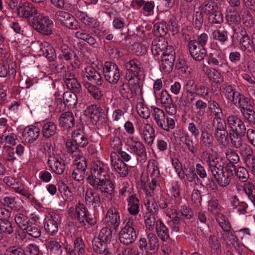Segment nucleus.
<instances>
[{
	"mask_svg": "<svg viewBox=\"0 0 255 255\" xmlns=\"http://www.w3.org/2000/svg\"><path fill=\"white\" fill-rule=\"evenodd\" d=\"M184 88L185 96L183 104L184 106L192 104L197 97L205 98L209 93L207 87L197 83L193 79L186 81Z\"/></svg>",
	"mask_w": 255,
	"mask_h": 255,
	"instance_id": "obj_1",
	"label": "nucleus"
},
{
	"mask_svg": "<svg viewBox=\"0 0 255 255\" xmlns=\"http://www.w3.org/2000/svg\"><path fill=\"white\" fill-rule=\"evenodd\" d=\"M147 239L141 238L138 241V247L141 251H144L146 255H157L159 240L153 233L147 234Z\"/></svg>",
	"mask_w": 255,
	"mask_h": 255,
	"instance_id": "obj_2",
	"label": "nucleus"
},
{
	"mask_svg": "<svg viewBox=\"0 0 255 255\" xmlns=\"http://www.w3.org/2000/svg\"><path fill=\"white\" fill-rule=\"evenodd\" d=\"M133 221H128L120 231L119 240L121 244L128 246L133 243L137 238V233Z\"/></svg>",
	"mask_w": 255,
	"mask_h": 255,
	"instance_id": "obj_3",
	"label": "nucleus"
},
{
	"mask_svg": "<svg viewBox=\"0 0 255 255\" xmlns=\"http://www.w3.org/2000/svg\"><path fill=\"white\" fill-rule=\"evenodd\" d=\"M30 23L36 30L44 35H49L52 34L53 22L47 16L39 14L31 19Z\"/></svg>",
	"mask_w": 255,
	"mask_h": 255,
	"instance_id": "obj_4",
	"label": "nucleus"
},
{
	"mask_svg": "<svg viewBox=\"0 0 255 255\" xmlns=\"http://www.w3.org/2000/svg\"><path fill=\"white\" fill-rule=\"evenodd\" d=\"M61 223L60 216L52 212L46 216L44 220V228L46 233L51 236H55L58 233L59 227Z\"/></svg>",
	"mask_w": 255,
	"mask_h": 255,
	"instance_id": "obj_5",
	"label": "nucleus"
},
{
	"mask_svg": "<svg viewBox=\"0 0 255 255\" xmlns=\"http://www.w3.org/2000/svg\"><path fill=\"white\" fill-rule=\"evenodd\" d=\"M105 80L111 84H117L120 79V69L117 65L109 61L105 63L103 69Z\"/></svg>",
	"mask_w": 255,
	"mask_h": 255,
	"instance_id": "obj_6",
	"label": "nucleus"
},
{
	"mask_svg": "<svg viewBox=\"0 0 255 255\" xmlns=\"http://www.w3.org/2000/svg\"><path fill=\"white\" fill-rule=\"evenodd\" d=\"M55 17L61 25L69 29L76 30L80 28L79 21L67 12L58 11L56 12Z\"/></svg>",
	"mask_w": 255,
	"mask_h": 255,
	"instance_id": "obj_7",
	"label": "nucleus"
},
{
	"mask_svg": "<svg viewBox=\"0 0 255 255\" xmlns=\"http://www.w3.org/2000/svg\"><path fill=\"white\" fill-rule=\"evenodd\" d=\"M110 176L106 169V166L100 161L95 163L91 170V174L87 177L90 185Z\"/></svg>",
	"mask_w": 255,
	"mask_h": 255,
	"instance_id": "obj_8",
	"label": "nucleus"
},
{
	"mask_svg": "<svg viewBox=\"0 0 255 255\" xmlns=\"http://www.w3.org/2000/svg\"><path fill=\"white\" fill-rule=\"evenodd\" d=\"M15 13L19 17L28 19L30 23L32 18L39 14L36 8L29 2H20L15 8Z\"/></svg>",
	"mask_w": 255,
	"mask_h": 255,
	"instance_id": "obj_9",
	"label": "nucleus"
},
{
	"mask_svg": "<svg viewBox=\"0 0 255 255\" xmlns=\"http://www.w3.org/2000/svg\"><path fill=\"white\" fill-rule=\"evenodd\" d=\"M88 212L84 205L80 202L76 205L75 208H70L68 210L69 216L73 221L78 222L79 227L85 226L84 219Z\"/></svg>",
	"mask_w": 255,
	"mask_h": 255,
	"instance_id": "obj_10",
	"label": "nucleus"
},
{
	"mask_svg": "<svg viewBox=\"0 0 255 255\" xmlns=\"http://www.w3.org/2000/svg\"><path fill=\"white\" fill-rule=\"evenodd\" d=\"M201 158L208 166L209 169L214 168L225 167L222 158L216 152L204 151L202 153Z\"/></svg>",
	"mask_w": 255,
	"mask_h": 255,
	"instance_id": "obj_11",
	"label": "nucleus"
},
{
	"mask_svg": "<svg viewBox=\"0 0 255 255\" xmlns=\"http://www.w3.org/2000/svg\"><path fill=\"white\" fill-rule=\"evenodd\" d=\"M161 58V68L165 72L172 71L175 60V52L172 46L167 48L164 50Z\"/></svg>",
	"mask_w": 255,
	"mask_h": 255,
	"instance_id": "obj_12",
	"label": "nucleus"
},
{
	"mask_svg": "<svg viewBox=\"0 0 255 255\" xmlns=\"http://www.w3.org/2000/svg\"><path fill=\"white\" fill-rule=\"evenodd\" d=\"M207 63L214 68L221 69L226 67L228 63L225 54L221 51L216 50L208 54Z\"/></svg>",
	"mask_w": 255,
	"mask_h": 255,
	"instance_id": "obj_13",
	"label": "nucleus"
},
{
	"mask_svg": "<svg viewBox=\"0 0 255 255\" xmlns=\"http://www.w3.org/2000/svg\"><path fill=\"white\" fill-rule=\"evenodd\" d=\"M227 124L230 128V132L240 134L246 132V128L242 120L237 115H231L227 118Z\"/></svg>",
	"mask_w": 255,
	"mask_h": 255,
	"instance_id": "obj_14",
	"label": "nucleus"
},
{
	"mask_svg": "<svg viewBox=\"0 0 255 255\" xmlns=\"http://www.w3.org/2000/svg\"><path fill=\"white\" fill-rule=\"evenodd\" d=\"M85 200L86 204L91 206L95 211H98V209L102 207L100 195L92 189H89L86 191Z\"/></svg>",
	"mask_w": 255,
	"mask_h": 255,
	"instance_id": "obj_15",
	"label": "nucleus"
},
{
	"mask_svg": "<svg viewBox=\"0 0 255 255\" xmlns=\"http://www.w3.org/2000/svg\"><path fill=\"white\" fill-rule=\"evenodd\" d=\"M72 139L80 147H84L87 145L89 140L82 126L80 125L72 131Z\"/></svg>",
	"mask_w": 255,
	"mask_h": 255,
	"instance_id": "obj_16",
	"label": "nucleus"
},
{
	"mask_svg": "<svg viewBox=\"0 0 255 255\" xmlns=\"http://www.w3.org/2000/svg\"><path fill=\"white\" fill-rule=\"evenodd\" d=\"M95 190L101 193L112 194L114 191L115 186L110 176L104 178L91 185Z\"/></svg>",
	"mask_w": 255,
	"mask_h": 255,
	"instance_id": "obj_17",
	"label": "nucleus"
},
{
	"mask_svg": "<svg viewBox=\"0 0 255 255\" xmlns=\"http://www.w3.org/2000/svg\"><path fill=\"white\" fill-rule=\"evenodd\" d=\"M4 181L8 185L11 186L15 192L27 198L30 196L31 194L25 188L24 184L19 179L8 177L4 179Z\"/></svg>",
	"mask_w": 255,
	"mask_h": 255,
	"instance_id": "obj_18",
	"label": "nucleus"
},
{
	"mask_svg": "<svg viewBox=\"0 0 255 255\" xmlns=\"http://www.w3.org/2000/svg\"><path fill=\"white\" fill-rule=\"evenodd\" d=\"M106 221L109 226L116 230L121 222L119 209L115 207L110 208L106 214Z\"/></svg>",
	"mask_w": 255,
	"mask_h": 255,
	"instance_id": "obj_19",
	"label": "nucleus"
},
{
	"mask_svg": "<svg viewBox=\"0 0 255 255\" xmlns=\"http://www.w3.org/2000/svg\"><path fill=\"white\" fill-rule=\"evenodd\" d=\"M141 136L145 143L148 146H151L153 144L155 137V130L151 125L146 124L143 125L141 131Z\"/></svg>",
	"mask_w": 255,
	"mask_h": 255,
	"instance_id": "obj_20",
	"label": "nucleus"
},
{
	"mask_svg": "<svg viewBox=\"0 0 255 255\" xmlns=\"http://www.w3.org/2000/svg\"><path fill=\"white\" fill-rule=\"evenodd\" d=\"M128 82L133 98H136L137 100L142 99V83L138 78H129Z\"/></svg>",
	"mask_w": 255,
	"mask_h": 255,
	"instance_id": "obj_21",
	"label": "nucleus"
},
{
	"mask_svg": "<svg viewBox=\"0 0 255 255\" xmlns=\"http://www.w3.org/2000/svg\"><path fill=\"white\" fill-rule=\"evenodd\" d=\"M131 152L137 157V159L140 158L141 160H145L147 158L146 149L143 143L140 141H135L128 145Z\"/></svg>",
	"mask_w": 255,
	"mask_h": 255,
	"instance_id": "obj_22",
	"label": "nucleus"
},
{
	"mask_svg": "<svg viewBox=\"0 0 255 255\" xmlns=\"http://www.w3.org/2000/svg\"><path fill=\"white\" fill-rule=\"evenodd\" d=\"M41 134L45 138L54 136L57 130L56 125L53 122L45 121L40 123Z\"/></svg>",
	"mask_w": 255,
	"mask_h": 255,
	"instance_id": "obj_23",
	"label": "nucleus"
},
{
	"mask_svg": "<svg viewBox=\"0 0 255 255\" xmlns=\"http://www.w3.org/2000/svg\"><path fill=\"white\" fill-rule=\"evenodd\" d=\"M125 67L131 75L129 78H138L139 74L141 72V64L136 59L130 60L126 63Z\"/></svg>",
	"mask_w": 255,
	"mask_h": 255,
	"instance_id": "obj_24",
	"label": "nucleus"
},
{
	"mask_svg": "<svg viewBox=\"0 0 255 255\" xmlns=\"http://www.w3.org/2000/svg\"><path fill=\"white\" fill-rule=\"evenodd\" d=\"M86 77L91 82H94L98 86H101L104 82L101 74L92 67L89 66L85 68Z\"/></svg>",
	"mask_w": 255,
	"mask_h": 255,
	"instance_id": "obj_25",
	"label": "nucleus"
},
{
	"mask_svg": "<svg viewBox=\"0 0 255 255\" xmlns=\"http://www.w3.org/2000/svg\"><path fill=\"white\" fill-rule=\"evenodd\" d=\"M60 127L71 128L75 124V118L71 112L67 111L62 113L59 118Z\"/></svg>",
	"mask_w": 255,
	"mask_h": 255,
	"instance_id": "obj_26",
	"label": "nucleus"
},
{
	"mask_svg": "<svg viewBox=\"0 0 255 255\" xmlns=\"http://www.w3.org/2000/svg\"><path fill=\"white\" fill-rule=\"evenodd\" d=\"M47 164L51 169L57 174H62L65 168V163L61 159L52 156H50L47 161Z\"/></svg>",
	"mask_w": 255,
	"mask_h": 255,
	"instance_id": "obj_27",
	"label": "nucleus"
},
{
	"mask_svg": "<svg viewBox=\"0 0 255 255\" xmlns=\"http://www.w3.org/2000/svg\"><path fill=\"white\" fill-rule=\"evenodd\" d=\"M40 129L35 126H30L25 128L23 131V135L28 143L34 142L39 136Z\"/></svg>",
	"mask_w": 255,
	"mask_h": 255,
	"instance_id": "obj_28",
	"label": "nucleus"
},
{
	"mask_svg": "<svg viewBox=\"0 0 255 255\" xmlns=\"http://www.w3.org/2000/svg\"><path fill=\"white\" fill-rule=\"evenodd\" d=\"M40 53L49 61H53L56 58V53L53 46L46 42L42 43L40 45Z\"/></svg>",
	"mask_w": 255,
	"mask_h": 255,
	"instance_id": "obj_29",
	"label": "nucleus"
},
{
	"mask_svg": "<svg viewBox=\"0 0 255 255\" xmlns=\"http://www.w3.org/2000/svg\"><path fill=\"white\" fill-rule=\"evenodd\" d=\"M220 90L226 98L232 102L237 96H239L240 93L236 91L234 86L232 85L224 83L221 86Z\"/></svg>",
	"mask_w": 255,
	"mask_h": 255,
	"instance_id": "obj_30",
	"label": "nucleus"
},
{
	"mask_svg": "<svg viewBox=\"0 0 255 255\" xmlns=\"http://www.w3.org/2000/svg\"><path fill=\"white\" fill-rule=\"evenodd\" d=\"M232 103L235 106L240 109L241 113L252 108L250 99L240 93H239V96H237L235 98Z\"/></svg>",
	"mask_w": 255,
	"mask_h": 255,
	"instance_id": "obj_31",
	"label": "nucleus"
},
{
	"mask_svg": "<svg viewBox=\"0 0 255 255\" xmlns=\"http://www.w3.org/2000/svg\"><path fill=\"white\" fill-rule=\"evenodd\" d=\"M102 109L96 105H91L88 107L84 111V114L91 119L92 124H96L99 120L100 114Z\"/></svg>",
	"mask_w": 255,
	"mask_h": 255,
	"instance_id": "obj_32",
	"label": "nucleus"
},
{
	"mask_svg": "<svg viewBox=\"0 0 255 255\" xmlns=\"http://www.w3.org/2000/svg\"><path fill=\"white\" fill-rule=\"evenodd\" d=\"M155 226L156 237L162 242L167 241L170 238L169 230L161 220H158Z\"/></svg>",
	"mask_w": 255,
	"mask_h": 255,
	"instance_id": "obj_33",
	"label": "nucleus"
},
{
	"mask_svg": "<svg viewBox=\"0 0 255 255\" xmlns=\"http://www.w3.org/2000/svg\"><path fill=\"white\" fill-rule=\"evenodd\" d=\"M208 244L211 249V255H221L222 253L221 245L216 236L212 235L209 236Z\"/></svg>",
	"mask_w": 255,
	"mask_h": 255,
	"instance_id": "obj_34",
	"label": "nucleus"
},
{
	"mask_svg": "<svg viewBox=\"0 0 255 255\" xmlns=\"http://www.w3.org/2000/svg\"><path fill=\"white\" fill-rule=\"evenodd\" d=\"M0 202L4 206L9 207L13 210H17L19 208L16 198L8 194H5L0 197Z\"/></svg>",
	"mask_w": 255,
	"mask_h": 255,
	"instance_id": "obj_35",
	"label": "nucleus"
},
{
	"mask_svg": "<svg viewBox=\"0 0 255 255\" xmlns=\"http://www.w3.org/2000/svg\"><path fill=\"white\" fill-rule=\"evenodd\" d=\"M14 221L17 226L22 230L28 228L30 220L26 214L20 212L16 213L14 215Z\"/></svg>",
	"mask_w": 255,
	"mask_h": 255,
	"instance_id": "obj_36",
	"label": "nucleus"
},
{
	"mask_svg": "<svg viewBox=\"0 0 255 255\" xmlns=\"http://www.w3.org/2000/svg\"><path fill=\"white\" fill-rule=\"evenodd\" d=\"M235 233V232L232 230L227 232H221V239L227 246L235 247V245H237L239 241L238 238Z\"/></svg>",
	"mask_w": 255,
	"mask_h": 255,
	"instance_id": "obj_37",
	"label": "nucleus"
},
{
	"mask_svg": "<svg viewBox=\"0 0 255 255\" xmlns=\"http://www.w3.org/2000/svg\"><path fill=\"white\" fill-rule=\"evenodd\" d=\"M128 208L129 213L133 216L138 214L139 211V200L136 197L135 195H131L128 198Z\"/></svg>",
	"mask_w": 255,
	"mask_h": 255,
	"instance_id": "obj_38",
	"label": "nucleus"
},
{
	"mask_svg": "<svg viewBox=\"0 0 255 255\" xmlns=\"http://www.w3.org/2000/svg\"><path fill=\"white\" fill-rule=\"evenodd\" d=\"M218 8V6L217 3L210 0H202L199 6L200 11L203 12V14L204 13L208 16Z\"/></svg>",
	"mask_w": 255,
	"mask_h": 255,
	"instance_id": "obj_39",
	"label": "nucleus"
},
{
	"mask_svg": "<svg viewBox=\"0 0 255 255\" xmlns=\"http://www.w3.org/2000/svg\"><path fill=\"white\" fill-rule=\"evenodd\" d=\"M143 218L146 229L149 231H152L155 228L157 223L159 222L158 220H161L157 215L149 213H145Z\"/></svg>",
	"mask_w": 255,
	"mask_h": 255,
	"instance_id": "obj_40",
	"label": "nucleus"
},
{
	"mask_svg": "<svg viewBox=\"0 0 255 255\" xmlns=\"http://www.w3.org/2000/svg\"><path fill=\"white\" fill-rule=\"evenodd\" d=\"M46 246L51 255H60L62 253V247L57 240L52 239L47 241Z\"/></svg>",
	"mask_w": 255,
	"mask_h": 255,
	"instance_id": "obj_41",
	"label": "nucleus"
},
{
	"mask_svg": "<svg viewBox=\"0 0 255 255\" xmlns=\"http://www.w3.org/2000/svg\"><path fill=\"white\" fill-rule=\"evenodd\" d=\"M152 115L157 127L159 128L160 127H163V122H164L167 116L164 111L159 108L155 107L153 109Z\"/></svg>",
	"mask_w": 255,
	"mask_h": 255,
	"instance_id": "obj_42",
	"label": "nucleus"
},
{
	"mask_svg": "<svg viewBox=\"0 0 255 255\" xmlns=\"http://www.w3.org/2000/svg\"><path fill=\"white\" fill-rule=\"evenodd\" d=\"M76 93L71 91L64 93L63 100L67 107L74 108L77 105L78 97Z\"/></svg>",
	"mask_w": 255,
	"mask_h": 255,
	"instance_id": "obj_43",
	"label": "nucleus"
},
{
	"mask_svg": "<svg viewBox=\"0 0 255 255\" xmlns=\"http://www.w3.org/2000/svg\"><path fill=\"white\" fill-rule=\"evenodd\" d=\"M214 136L221 145L226 146L229 143V133L227 129L214 132Z\"/></svg>",
	"mask_w": 255,
	"mask_h": 255,
	"instance_id": "obj_44",
	"label": "nucleus"
},
{
	"mask_svg": "<svg viewBox=\"0 0 255 255\" xmlns=\"http://www.w3.org/2000/svg\"><path fill=\"white\" fill-rule=\"evenodd\" d=\"M200 144L206 147H211L214 144V138L212 134L207 130L201 131Z\"/></svg>",
	"mask_w": 255,
	"mask_h": 255,
	"instance_id": "obj_45",
	"label": "nucleus"
},
{
	"mask_svg": "<svg viewBox=\"0 0 255 255\" xmlns=\"http://www.w3.org/2000/svg\"><path fill=\"white\" fill-rule=\"evenodd\" d=\"M180 140L185 145L187 150L192 154H195L196 153L197 149L194 145V143L193 139L188 133H185L181 136Z\"/></svg>",
	"mask_w": 255,
	"mask_h": 255,
	"instance_id": "obj_46",
	"label": "nucleus"
},
{
	"mask_svg": "<svg viewBox=\"0 0 255 255\" xmlns=\"http://www.w3.org/2000/svg\"><path fill=\"white\" fill-rule=\"evenodd\" d=\"M208 108L209 111L212 114L213 118L222 117L223 115L222 109L219 103L214 100H210L208 102Z\"/></svg>",
	"mask_w": 255,
	"mask_h": 255,
	"instance_id": "obj_47",
	"label": "nucleus"
},
{
	"mask_svg": "<svg viewBox=\"0 0 255 255\" xmlns=\"http://www.w3.org/2000/svg\"><path fill=\"white\" fill-rule=\"evenodd\" d=\"M226 19L228 23L230 25H232L239 23L241 21V18L238 11L230 10L226 12Z\"/></svg>",
	"mask_w": 255,
	"mask_h": 255,
	"instance_id": "obj_48",
	"label": "nucleus"
},
{
	"mask_svg": "<svg viewBox=\"0 0 255 255\" xmlns=\"http://www.w3.org/2000/svg\"><path fill=\"white\" fill-rule=\"evenodd\" d=\"M110 244L109 243L102 242V240L97 238H94L92 242L94 251L96 254L100 255H102V253L109 247Z\"/></svg>",
	"mask_w": 255,
	"mask_h": 255,
	"instance_id": "obj_49",
	"label": "nucleus"
},
{
	"mask_svg": "<svg viewBox=\"0 0 255 255\" xmlns=\"http://www.w3.org/2000/svg\"><path fill=\"white\" fill-rule=\"evenodd\" d=\"M214 40L225 44L228 40V32L226 30L216 29L212 32Z\"/></svg>",
	"mask_w": 255,
	"mask_h": 255,
	"instance_id": "obj_50",
	"label": "nucleus"
},
{
	"mask_svg": "<svg viewBox=\"0 0 255 255\" xmlns=\"http://www.w3.org/2000/svg\"><path fill=\"white\" fill-rule=\"evenodd\" d=\"M246 132H242L240 134L237 133L229 132V140H231V143L236 148H239L242 146L243 140L242 137L244 136Z\"/></svg>",
	"mask_w": 255,
	"mask_h": 255,
	"instance_id": "obj_51",
	"label": "nucleus"
},
{
	"mask_svg": "<svg viewBox=\"0 0 255 255\" xmlns=\"http://www.w3.org/2000/svg\"><path fill=\"white\" fill-rule=\"evenodd\" d=\"M115 170L121 177H126L128 173V170L126 164L121 160L118 159L113 164Z\"/></svg>",
	"mask_w": 255,
	"mask_h": 255,
	"instance_id": "obj_52",
	"label": "nucleus"
},
{
	"mask_svg": "<svg viewBox=\"0 0 255 255\" xmlns=\"http://www.w3.org/2000/svg\"><path fill=\"white\" fill-rule=\"evenodd\" d=\"M208 19L212 24H221L224 21L222 12L219 8L208 16Z\"/></svg>",
	"mask_w": 255,
	"mask_h": 255,
	"instance_id": "obj_53",
	"label": "nucleus"
},
{
	"mask_svg": "<svg viewBox=\"0 0 255 255\" xmlns=\"http://www.w3.org/2000/svg\"><path fill=\"white\" fill-rule=\"evenodd\" d=\"M84 86L95 99L99 100L101 98L103 94L99 87L88 82L84 83Z\"/></svg>",
	"mask_w": 255,
	"mask_h": 255,
	"instance_id": "obj_54",
	"label": "nucleus"
},
{
	"mask_svg": "<svg viewBox=\"0 0 255 255\" xmlns=\"http://www.w3.org/2000/svg\"><path fill=\"white\" fill-rule=\"evenodd\" d=\"M244 190L253 203L255 206V186L250 182H247L244 185Z\"/></svg>",
	"mask_w": 255,
	"mask_h": 255,
	"instance_id": "obj_55",
	"label": "nucleus"
},
{
	"mask_svg": "<svg viewBox=\"0 0 255 255\" xmlns=\"http://www.w3.org/2000/svg\"><path fill=\"white\" fill-rule=\"evenodd\" d=\"M204 21L203 12L197 11L194 12L192 17V25L197 30H200L202 27Z\"/></svg>",
	"mask_w": 255,
	"mask_h": 255,
	"instance_id": "obj_56",
	"label": "nucleus"
},
{
	"mask_svg": "<svg viewBox=\"0 0 255 255\" xmlns=\"http://www.w3.org/2000/svg\"><path fill=\"white\" fill-rule=\"evenodd\" d=\"M225 157L229 161V163L236 164L240 161V157L238 154L234 149L228 148L225 152Z\"/></svg>",
	"mask_w": 255,
	"mask_h": 255,
	"instance_id": "obj_57",
	"label": "nucleus"
},
{
	"mask_svg": "<svg viewBox=\"0 0 255 255\" xmlns=\"http://www.w3.org/2000/svg\"><path fill=\"white\" fill-rule=\"evenodd\" d=\"M97 238L100 239L103 242L110 244L112 238V231L111 229L108 227L103 228L101 230Z\"/></svg>",
	"mask_w": 255,
	"mask_h": 255,
	"instance_id": "obj_58",
	"label": "nucleus"
},
{
	"mask_svg": "<svg viewBox=\"0 0 255 255\" xmlns=\"http://www.w3.org/2000/svg\"><path fill=\"white\" fill-rule=\"evenodd\" d=\"M74 249L77 251L78 255H85L88 248H86L84 241L81 237H77L74 242Z\"/></svg>",
	"mask_w": 255,
	"mask_h": 255,
	"instance_id": "obj_59",
	"label": "nucleus"
},
{
	"mask_svg": "<svg viewBox=\"0 0 255 255\" xmlns=\"http://www.w3.org/2000/svg\"><path fill=\"white\" fill-rule=\"evenodd\" d=\"M239 42L240 48L242 51H246L247 53H252V50L251 49L252 41L250 36L240 38Z\"/></svg>",
	"mask_w": 255,
	"mask_h": 255,
	"instance_id": "obj_60",
	"label": "nucleus"
},
{
	"mask_svg": "<svg viewBox=\"0 0 255 255\" xmlns=\"http://www.w3.org/2000/svg\"><path fill=\"white\" fill-rule=\"evenodd\" d=\"M201 124L202 121H200L199 122H197L196 123L192 122L188 124V129L195 137H198L201 133L202 128Z\"/></svg>",
	"mask_w": 255,
	"mask_h": 255,
	"instance_id": "obj_61",
	"label": "nucleus"
},
{
	"mask_svg": "<svg viewBox=\"0 0 255 255\" xmlns=\"http://www.w3.org/2000/svg\"><path fill=\"white\" fill-rule=\"evenodd\" d=\"M222 117L213 118L212 126L214 128L215 132L227 129V124Z\"/></svg>",
	"mask_w": 255,
	"mask_h": 255,
	"instance_id": "obj_62",
	"label": "nucleus"
},
{
	"mask_svg": "<svg viewBox=\"0 0 255 255\" xmlns=\"http://www.w3.org/2000/svg\"><path fill=\"white\" fill-rule=\"evenodd\" d=\"M0 231L6 234H11L13 232L11 223L5 219H0Z\"/></svg>",
	"mask_w": 255,
	"mask_h": 255,
	"instance_id": "obj_63",
	"label": "nucleus"
},
{
	"mask_svg": "<svg viewBox=\"0 0 255 255\" xmlns=\"http://www.w3.org/2000/svg\"><path fill=\"white\" fill-rule=\"evenodd\" d=\"M3 255H26L24 250L18 246H10L5 250Z\"/></svg>",
	"mask_w": 255,
	"mask_h": 255,
	"instance_id": "obj_64",
	"label": "nucleus"
}]
</instances>
